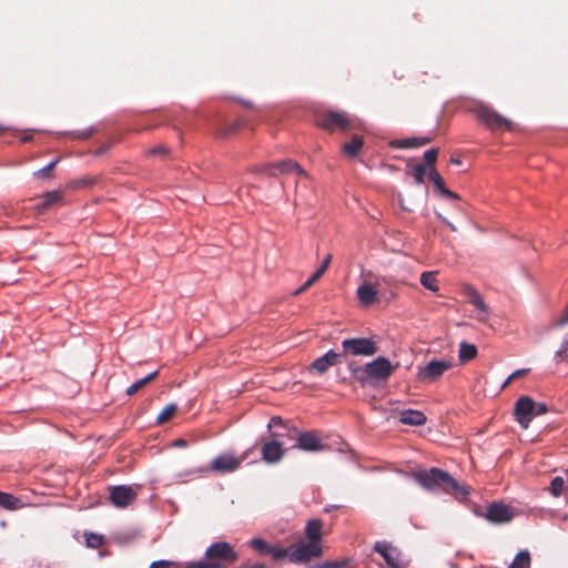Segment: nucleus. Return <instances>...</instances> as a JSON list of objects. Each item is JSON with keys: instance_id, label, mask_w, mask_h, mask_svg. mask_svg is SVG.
<instances>
[{"instance_id": "cd10ccee", "label": "nucleus", "mask_w": 568, "mask_h": 568, "mask_svg": "<svg viewBox=\"0 0 568 568\" xmlns=\"http://www.w3.org/2000/svg\"><path fill=\"white\" fill-rule=\"evenodd\" d=\"M509 568H530V554L528 550L519 551Z\"/></svg>"}, {"instance_id": "393cba45", "label": "nucleus", "mask_w": 568, "mask_h": 568, "mask_svg": "<svg viewBox=\"0 0 568 568\" xmlns=\"http://www.w3.org/2000/svg\"><path fill=\"white\" fill-rule=\"evenodd\" d=\"M477 356V348L474 344L462 342L459 345L458 357L460 363H467Z\"/></svg>"}, {"instance_id": "de8ad7c7", "label": "nucleus", "mask_w": 568, "mask_h": 568, "mask_svg": "<svg viewBox=\"0 0 568 568\" xmlns=\"http://www.w3.org/2000/svg\"><path fill=\"white\" fill-rule=\"evenodd\" d=\"M283 424V420L281 417L278 416H274L271 418L270 420V424H268V427L272 428V427H276V426H280Z\"/></svg>"}, {"instance_id": "c9c22d12", "label": "nucleus", "mask_w": 568, "mask_h": 568, "mask_svg": "<svg viewBox=\"0 0 568 568\" xmlns=\"http://www.w3.org/2000/svg\"><path fill=\"white\" fill-rule=\"evenodd\" d=\"M168 154H169V149L164 145H156L146 151V155H150V156H158V155L162 156V155H168Z\"/></svg>"}, {"instance_id": "aec40b11", "label": "nucleus", "mask_w": 568, "mask_h": 568, "mask_svg": "<svg viewBox=\"0 0 568 568\" xmlns=\"http://www.w3.org/2000/svg\"><path fill=\"white\" fill-rule=\"evenodd\" d=\"M62 202V193L59 190H53L47 192L42 200L36 204L34 210L38 214L43 213L55 204Z\"/></svg>"}, {"instance_id": "6e6d98bb", "label": "nucleus", "mask_w": 568, "mask_h": 568, "mask_svg": "<svg viewBox=\"0 0 568 568\" xmlns=\"http://www.w3.org/2000/svg\"><path fill=\"white\" fill-rule=\"evenodd\" d=\"M449 227L454 231L455 226H453L450 223H448Z\"/></svg>"}, {"instance_id": "f3484780", "label": "nucleus", "mask_w": 568, "mask_h": 568, "mask_svg": "<svg viewBox=\"0 0 568 568\" xmlns=\"http://www.w3.org/2000/svg\"><path fill=\"white\" fill-rule=\"evenodd\" d=\"M296 447L306 452H318L324 448L314 432H305L298 435Z\"/></svg>"}, {"instance_id": "c85d7f7f", "label": "nucleus", "mask_w": 568, "mask_h": 568, "mask_svg": "<svg viewBox=\"0 0 568 568\" xmlns=\"http://www.w3.org/2000/svg\"><path fill=\"white\" fill-rule=\"evenodd\" d=\"M407 168L410 170L412 175L416 184H422L424 182L425 175L427 173V168L425 164H410L407 163Z\"/></svg>"}, {"instance_id": "9b49d317", "label": "nucleus", "mask_w": 568, "mask_h": 568, "mask_svg": "<svg viewBox=\"0 0 568 568\" xmlns=\"http://www.w3.org/2000/svg\"><path fill=\"white\" fill-rule=\"evenodd\" d=\"M250 546L262 556H271L273 560H282L288 558L292 562V548H282L266 542L262 538H254L250 541Z\"/></svg>"}, {"instance_id": "4be33fe9", "label": "nucleus", "mask_w": 568, "mask_h": 568, "mask_svg": "<svg viewBox=\"0 0 568 568\" xmlns=\"http://www.w3.org/2000/svg\"><path fill=\"white\" fill-rule=\"evenodd\" d=\"M399 420L406 425L420 426L426 423V416L419 410L407 409L400 413Z\"/></svg>"}, {"instance_id": "864d4df0", "label": "nucleus", "mask_w": 568, "mask_h": 568, "mask_svg": "<svg viewBox=\"0 0 568 568\" xmlns=\"http://www.w3.org/2000/svg\"><path fill=\"white\" fill-rule=\"evenodd\" d=\"M399 204H400V206H402V209H403L404 211H412V209H410V207L406 206V203H404V201H403L402 199L399 200Z\"/></svg>"}, {"instance_id": "5fc2aeb1", "label": "nucleus", "mask_w": 568, "mask_h": 568, "mask_svg": "<svg viewBox=\"0 0 568 568\" xmlns=\"http://www.w3.org/2000/svg\"><path fill=\"white\" fill-rule=\"evenodd\" d=\"M452 163H454V164L458 165V164H460V163H462V161H460V159H458V158H453V159H452Z\"/></svg>"}, {"instance_id": "a18cd8bd", "label": "nucleus", "mask_w": 568, "mask_h": 568, "mask_svg": "<svg viewBox=\"0 0 568 568\" xmlns=\"http://www.w3.org/2000/svg\"><path fill=\"white\" fill-rule=\"evenodd\" d=\"M311 286H313V283L310 280H307L300 288H297L294 292V295H301L302 293L306 292Z\"/></svg>"}, {"instance_id": "f03ea898", "label": "nucleus", "mask_w": 568, "mask_h": 568, "mask_svg": "<svg viewBox=\"0 0 568 568\" xmlns=\"http://www.w3.org/2000/svg\"><path fill=\"white\" fill-rule=\"evenodd\" d=\"M413 477L417 484L430 491L442 490L456 498H465L469 494L468 489L462 486L449 473L437 467L415 471Z\"/></svg>"}, {"instance_id": "20e7f679", "label": "nucleus", "mask_w": 568, "mask_h": 568, "mask_svg": "<svg viewBox=\"0 0 568 568\" xmlns=\"http://www.w3.org/2000/svg\"><path fill=\"white\" fill-rule=\"evenodd\" d=\"M473 112L476 115V118L490 130H511L513 128V124L508 119H506L505 116L497 113L495 110L488 108L485 104L476 105L473 109Z\"/></svg>"}, {"instance_id": "c756f323", "label": "nucleus", "mask_w": 568, "mask_h": 568, "mask_svg": "<svg viewBox=\"0 0 568 568\" xmlns=\"http://www.w3.org/2000/svg\"><path fill=\"white\" fill-rule=\"evenodd\" d=\"M21 501L19 498L14 497L11 494L0 491V506L6 509H17L20 506Z\"/></svg>"}, {"instance_id": "49530a36", "label": "nucleus", "mask_w": 568, "mask_h": 568, "mask_svg": "<svg viewBox=\"0 0 568 568\" xmlns=\"http://www.w3.org/2000/svg\"><path fill=\"white\" fill-rule=\"evenodd\" d=\"M311 286H313V283L310 280H307L300 288H297L294 292V295H301L302 293L306 292Z\"/></svg>"}, {"instance_id": "9d476101", "label": "nucleus", "mask_w": 568, "mask_h": 568, "mask_svg": "<svg viewBox=\"0 0 568 568\" xmlns=\"http://www.w3.org/2000/svg\"><path fill=\"white\" fill-rule=\"evenodd\" d=\"M257 172L268 176H277L278 174H286L295 172L297 175L306 176L305 170L295 161L287 159L276 163H267L256 169Z\"/></svg>"}, {"instance_id": "f704fd0d", "label": "nucleus", "mask_w": 568, "mask_h": 568, "mask_svg": "<svg viewBox=\"0 0 568 568\" xmlns=\"http://www.w3.org/2000/svg\"><path fill=\"white\" fill-rule=\"evenodd\" d=\"M437 155H438L437 149L432 148V149L426 150L424 153L425 165L429 166V169L435 168L434 164L437 160Z\"/></svg>"}, {"instance_id": "1a4fd4ad", "label": "nucleus", "mask_w": 568, "mask_h": 568, "mask_svg": "<svg viewBox=\"0 0 568 568\" xmlns=\"http://www.w3.org/2000/svg\"><path fill=\"white\" fill-rule=\"evenodd\" d=\"M342 348L344 355L353 356H372L378 349L375 342L365 337L344 339Z\"/></svg>"}, {"instance_id": "37998d69", "label": "nucleus", "mask_w": 568, "mask_h": 568, "mask_svg": "<svg viewBox=\"0 0 568 568\" xmlns=\"http://www.w3.org/2000/svg\"><path fill=\"white\" fill-rule=\"evenodd\" d=\"M237 568H266V566L262 562L245 561Z\"/></svg>"}, {"instance_id": "6ab92c4d", "label": "nucleus", "mask_w": 568, "mask_h": 568, "mask_svg": "<svg viewBox=\"0 0 568 568\" xmlns=\"http://www.w3.org/2000/svg\"><path fill=\"white\" fill-rule=\"evenodd\" d=\"M428 176L432 180V182L434 183V186H435L436 191L442 196H445V197L450 199V200H458L459 199V196L456 193L452 192L450 190H448L445 186V182H444L442 175L438 173V171L435 168H430L429 169Z\"/></svg>"}, {"instance_id": "2f4dec72", "label": "nucleus", "mask_w": 568, "mask_h": 568, "mask_svg": "<svg viewBox=\"0 0 568 568\" xmlns=\"http://www.w3.org/2000/svg\"><path fill=\"white\" fill-rule=\"evenodd\" d=\"M331 261H332V255L327 254L324 257L321 266L311 275V277L308 280L313 283V285L324 275Z\"/></svg>"}, {"instance_id": "423d86ee", "label": "nucleus", "mask_w": 568, "mask_h": 568, "mask_svg": "<svg viewBox=\"0 0 568 568\" xmlns=\"http://www.w3.org/2000/svg\"><path fill=\"white\" fill-rule=\"evenodd\" d=\"M248 453L250 450L245 452L241 456H236L233 453L221 454L211 460L210 469L217 474L234 473L248 457Z\"/></svg>"}, {"instance_id": "a19ab883", "label": "nucleus", "mask_w": 568, "mask_h": 568, "mask_svg": "<svg viewBox=\"0 0 568 568\" xmlns=\"http://www.w3.org/2000/svg\"><path fill=\"white\" fill-rule=\"evenodd\" d=\"M556 356L561 358L568 357V336L564 339L560 349L556 353Z\"/></svg>"}, {"instance_id": "4c0bfd02", "label": "nucleus", "mask_w": 568, "mask_h": 568, "mask_svg": "<svg viewBox=\"0 0 568 568\" xmlns=\"http://www.w3.org/2000/svg\"><path fill=\"white\" fill-rule=\"evenodd\" d=\"M568 324V302L562 313L554 321L555 326H565Z\"/></svg>"}, {"instance_id": "7c9ffc66", "label": "nucleus", "mask_w": 568, "mask_h": 568, "mask_svg": "<svg viewBox=\"0 0 568 568\" xmlns=\"http://www.w3.org/2000/svg\"><path fill=\"white\" fill-rule=\"evenodd\" d=\"M178 405L176 404H169L166 405L158 415L156 417V424L162 425L169 422L176 413Z\"/></svg>"}, {"instance_id": "5701e85b", "label": "nucleus", "mask_w": 568, "mask_h": 568, "mask_svg": "<svg viewBox=\"0 0 568 568\" xmlns=\"http://www.w3.org/2000/svg\"><path fill=\"white\" fill-rule=\"evenodd\" d=\"M357 297L364 305H371L377 300V292L367 283L357 288Z\"/></svg>"}, {"instance_id": "a211bd4d", "label": "nucleus", "mask_w": 568, "mask_h": 568, "mask_svg": "<svg viewBox=\"0 0 568 568\" xmlns=\"http://www.w3.org/2000/svg\"><path fill=\"white\" fill-rule=\"evenodd\" d=\"M464 295L468 298V302L474 305L478 311L484 314V317L488 316V306L486 305L483 296L471 285H464Z\"/></svg>"}, {"instance_id": "7ed1b4c3", "label": "nucleus", "mask_w": 568, "mask_h": 568, "mask_svg": "<svg viewBox=\"0 0 568 568\" xmlns=\"http://www.w3.org/2000/svg\"><path fill=\"white\" fill-rule=\"evenodd\" d=\"M349 368L354 378L364 386L372 383L387 382L395 372L396 366L392 365L388 358L379 356L362 367L353 368L349 366Z\"/></svg>"}, {"instance_id": "ea45409f", "label": "nucleus", "mask_w": 568, "mask_h": 568, "mask_svg": "<svg viewBox=\"0 0 568 568\" xmlns=\"http://www.w3.org/2000/svg\"><path fill=\"white\" fill-rule=\"evenodd\" d=\"M529 372V368H521V369H517L515 371L514 373H511L509 375V377L506 379V382L504 383L503 387L507 386L511 381L514 379H517V378H520L523 376H525L526 374H528Z\"/></svg>"}, {"instance_id": "b1692460", "label": "nucleus", "mask_w": 568, "mask_h": 568, "mask_svg": "<svg viewBox=\"0 0 568 568\" xmlns=\"http://www.w3.org/2000/svg\"><path fill=\"white\" fill-rule=\"evenodd\" d=\"M363 144H364L363 138L357 135V134H355V135L352 136L351 142L345 143L342 146V151L346 155L354 158V156H356L359 153V151L363 148Z\"/></svg>"}, {"instance_id": "72a5a7b5", "label": "nucleus", "mask_w": 568, "mask_h": 568, "mask_svg": "<svg viewBox=\"0 0 568 568\" xmlns=\"http://www.w3.org/2000/svg\"><path fill=\"white\" fill-rule=\"evenodd\" d=\"M85 544L90 548H99L103 544V536L93 532L85 534Z\"/></svg>"}, {"instance_id": "f8f14e48", "label": "nucleus", "mask_w": 568, "mask_h": 568, "mask_svg": "<svg viewBox=\"0 0 568 568\" xmlns=\"http://www.w3.org/2000/svg\"><path fill=\"white\" fill-rule=\"evenodd\" d=\"M536 410V402L529 396L519 397L514 407V416L518 424L527 429Z\"/></svg>"}, {"instance_id": "e433bc0d", "label": "nucleus", "mask_w": 568, "mask_h": 568, "mask_svg": "<svg viewBox=\"0 0 568 568\" xmlns=\"http://www.w3.org/2000/svg\"><path fill=\"white\" fill-rule=\"evenodd\" d=\"M170 567L180 568L181 565L179 562H174V561L158 560V561H153L149 568H170Z\"/></svg>"}, {"instance_id": "f257e3e1", "label": "nucleus", "mask_w": 568, "mask_h": 568, "mask_svg": "<svg viewBox=\"0 0 568 568\" xmlns=\"http://www.w3.org/2000/svg\"><path fill=\"white\" fill-rule=\"evenodd\" d=\"M304 534L307 542L300 540L291 546L293 564H307L313 558H318L323 555V521L321 519L308 520Z\"/></svg>"}, {"instance_id": "dca6fc26", "label": "nucleus", "mask_w": 568, "mask_h": 568, "mask_svg": "<svg viewBox=\"0 0 568 568\" xmlns=\"http://www.w3.org/2000/svg\"><path fill=\"white\" fill-rule=\"evenodd\" d=\"M262 458L268 464L280 462L284 455L282 444L278 440H270L263 444L261 448Z\"/></svg>"}, {"instance_id": "2eb2a0df", "label": "nucleus", "mask_w": 568, "mask_h": 568, "mask_svg": "<svg viewBox=\"0 0 568 568\" xmlns=\"http://www.w3.org/2000/svg\"><path fill=\"white\" fill-rule=\"evenodd\" d=\"M341 354L336 353L333 349H329L323 356L316 358L308 367L310 372H316L318 374L326 373L329 367L335 366L339 363Z\"/></svg>"}, {"instance_id": "39448f33", "label": "nucleus", "mask_w": 568, "mask_h": 568, "mask_svg": "<svg viewBox=\"0 0 568 568\" xmlns=\"http://www.w3.org/2000/svg\"><path fill=\"white\" fill-rule=\"evenodd\" d=\"M453 366L454 364L452 361L432 359L424 367H418L416 378L422 383H434Z\"/></svg>"}, {"instance_id": "0eeeda50", "label": "nucleus", "mask_w": 568, "mask_h": 568, "mask_svg": "<svg viewBox=\"0 0 568 568\" xmlns=\"http://www.w3.org/2000/svg\"><path fill=\"white\" fill-rule=\"evenodd\" d=\"M139 485L128 486V485H116L110 486L109 490V499L111 504L116 508H125L134 503L139 495L140 490Z\"/></svg>"}, {"instance_id": "a878e982", "label": "nucleus", "mask_w": 568, "mask_h": 568, "mask_svg": "<svg viewBox=\"0 0 568 568\" xmlns=\"http://www.w3.org/2000/svg\"><path fill=\"white\" fill-rule=\"evenodd\" d=\"M158 374H159L158 371L152 372L149 375H146L145 377L136 381L135 383H133L130 387H128V389L125 392L126 395L132 396V395L136 394L140 389L145 387L150 382L155 379Z\"/></svg>"}, {"instance_id": "09e8293b", "label": "nucleus", "mask_w": 568, "mask_h": 568, "mask_svg": "<svg viewBox=\"0 0 568 568\" xmlns=\"http://www.w3.org/2000/svg\"><path fill=\"white\" fill-rule=\"evenodd\" d=\"M343 565L338 561H326L321 568H341Z\"/></svg>"}, {"instance_id": "ddd939ff", "label": "nucleus", "mask_w": 568, "mask_h": 568, "mask_svg": "<svg viewBox=\"0 0 568 568\" xmlns=\"http://www.w3.org/2000/svg\"><path fill=\"white\" fill-rule=\"evenodd\" d=\"M374 550L379 554L392 568H405L407 566L404 555L396 547L386 541L375 542Z\"/></svg>"}, {"instance_id": "473e14b6", "label": "nucleus", "mask_w": 568, "mask_h": 568, "mask_svg": "<svg viewBox=\"0 0 568 568\" xmlns=\"http://www.w3.org/2000/svg\"><path fill=\"white\" fill-rule=\"evenodd\" d=\"M564 486H565L564 478L557 476V477L552 478V480L550 481L549 490H550L551 495H554L555 497H558L561 495V493L564 490Z\"/></svg>"}, {"instance_id": "6e6552de", "label": "nucleus", "mask_w": 568, "mask_h": 568, "mask_svg": "<svg viewBox=\"0 0 568 568\" xmlns=\"http://www.w3.org/2000/svg\"><path fill=\"white\" fill-rule=\"evenodd\" d=\"M516 515L517 510L515 508L504 503L494 501L487 506L485 514L480 516L494 525H504L510 523Z\"/></svg>"}, {"instance_id": "58836bf2", "label": "nucleus", "mask_w": 568, "mask_h": 568, "mask_svg": "<svg viewBox=\"0 0 568 568\" xmlns=\"http://www.w3.org/2000/svg\"><path fill=\"white\" fill-rule=\"evenodd\" d=\"M57 163H58V160L48 163L45 166H43L42 169L34 172V175L40 176V178L49 176L51 170L55 166Z\"/></svg>"}, {"instance_id": "4468645a", "label": "nucleus", "mask_w": 568, "mask_h": 568, "mask_svg": "<svg viewBox=\"0 0 568 568\" xmlns=\"http://www.w3.org/2000/svg\"><path fill=\"white\" fill-rule=\"evenodd\" d=\"M317 125L325 130L338 128L342 131H347L352 128V121L345 112L329 111L317 120Z\"/></svg>"}, {"instance_id": "3c124183", "label": "nucleus", "mask_w": 568, "mask_h": 568, "mask_svg": "<svg viewBox=\"0 0 568 568\" xmlns=\"http://www.w3.org/2000/svg\"><path fill=\"white\" fill-rule=\"evenodd\" d=\"M173 445L176 447H186L187 443L185 439L180 438V439L174 440Z\"/></svg>"}, {"instance_id": "8fccbe9b", "label": "nucleus", "mask_w": 568, "mask_h": 568, "mask_svg": "<svg viewBox=\"0 0 568 568\" xmlns=\"http://www.w3.org/2000/svg\"><path fill=\"white\" fill-rule=\"evenodd\" d=\"M109 146L108 145H103L101 148H99L95 152H94V155L97 156H100L102 154H104L106 151H108Z\"/></svg>"}, {"instance_id": "bb28decb", "label": "nucleus", "mask_w": 568, "mask_h": 568, "mask_svg": "<svg viewBox=\"0 0 568 568\" xmlns=\"http://www.w3.org/2000/svg\"><path fill=\"white\" fill-rule=\"evenodd\" d=\"M420 284L432 292L439 290L435 272H423L420 275Z\"/></svg>"}, {"instance_id": "603ef678", "label": "nucleus", "mask_w": 568, "mask_h": 568, "mask_svg": "<svg viewBox=\"0 0 568 568\" xmlns=\"http://www.w3.org/2000/svg\"><path fill=\"white\" fill-rule=\"evenodd\" d=\"M91 134H92V130H85L79 136L82 139H88Z\"/></svg>"}, {"instance_id": "412c9836", "label": "nucleus", "mask_w": 568, "mask_h": 568, "mask_svg": "<svg viewBox=\"0 0 568 568\" xmlns=\"http://www.w3.org/2000/svg\"><path fill=\"white\" fill-rule=\"evenodd\" d=\"M432 141L428 136L409 138L403 140H393L389 142V146L393 149H409L425 145Z\"/></svg>"}, {"instance_id": "c03bdc74", "label": "nucleus", "mask_w": 568, "mask_h": 568, "mask_svg": "<svg viewBox=\"0 0 568 568\" xmlns=\"http://www.w3.org/2000/svg\"><path fill=\"white\" fill-rule=\"evenodd\" d=\"M237 128H239L237 123H232V124L227 125L225 129H223L220 134L222 136H226V135L235 132L237 130Z\"/></svg>"}, {"instance_id": "79ce46f5", "label": "nucleus", "mask_w": 568, "mask_h": 568, "mask_svg": "<svg viewBox=\"0 0 568 568\" xmlns=\"http://www.w3.org/2000/svg\"><path fill=\"white\" fill-rule=\"evenodd\" d=\"M548 412V406L545 403H536L535 416L544 415Z\"/></svg>"}]
</instances>
